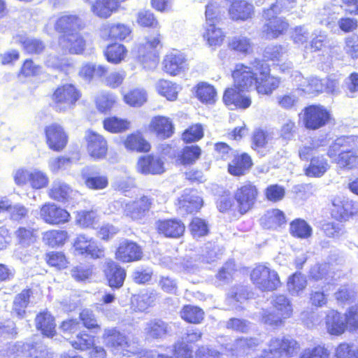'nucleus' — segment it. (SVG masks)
Masks as SVG:
<instances>
[{"mask_svg":"<svg viewBox=\"0 0 358 358\" xmlns=\"http://www.w3.org/2000/svg\"><path fill=\"white\" fill-rule=\"evenodd\" d=\"M119 7L117 0H96L91 7L92 13L99 17L108 18Z\"/></svg>","mask_w":358,"mask_h":358,"instance_id":"obj_30","label":"nucleus"},{"mask_svg":"<svg viewBox=\"0 0 358 358\" xmlns=\"http://www.w3.org/2000/svg\"><path fill=\"white\" fill-rule=\"evenodd\" d=\"M289 231L294 237L306 239L312 236L313 229L304 220L299 218L290 223Z\"/></svg>","mask_w":358,"mask_h":358,"instance_id":"obj_42","label":"nucleus"},{"mask_svg":"<svg viewBox=\"0 0 358 358\" xmlns=\"http://www.w3.org/2000/svg\"><path fill=\"white\" fill-rule=\"evenodd\" d=\"M104 129L110 133H121L130 128V122L126 119L110 117L103 120Z\"/></svg>","mask_w":358,"mask_h":358,"instance_id":"obj_47","label":"nucleus"},{"mask_svg":"<svg viewBox=\"0 0 358 358\" xmlns=\"http://www.w3.org/2000/svg\"><path fill=\"white\" fill-rule=\"evenodd\" d=\"M14 234L17 243L23 247L31 245L37 239V230L30 227H20Z\"/></svg>","mask_w":358,"mask_h":358,"instance_id":"obj_41","label":"nucleus"},{"mask_svg":"<svg viewBox=\"0 0 358 358\" xmlns=\"http://www.w3.org/2000/svg\"><path fill=\"white\" fill-rule=\"evenodd\" d=\"M105 274L110 287L120 288L123 285L126 278V271L112 259L106 262Z\"/></svg>","mask_w":358,"mask_h":358,"instance_id":"obj_23","label":"nucleus"},{"mask_svg":"<svg viewBox=\"0 0 358 358\" xmlns=\"http://www.w3.org/2000/svg\"><path fill=\"white\" fill-rule=\"evenodd\" d=\"M250 157L247 154H243L236 157L231 164H229V172L234 176H239L243 175L252 166Z\"/></svg>","mask_w":358,"mask_h":358,"instance_id":"obj_39","label":"nucleus"},{"mask_svg":"<svg viewBox=\"0 0 358 358\" xmlns=\"http://www.w3.org/2000/svg\"><path fill=\"white\" fill-rule=\"evenodd\" d=\"M288 23L282 18H275L268 22L263 27V33L269 39L278 38L283 34L288 29Z\"/></svg>","mask_w":358,"mask_h":358,"instance_id":"obj_34","label":"nucleus"},{"mask_svg":"<svg viewBox=\"0 0 358 358\" xmlns=\"http://www.w3.org/2000/svg\"><path fill=\"white\" fill-rule=\"evenodd\" d=\"M156 300V294L153 292H146L135 295L131 299V303L135 310L144 311L152 306Z\"/></svg>","mask_w":358,"mask_h":358,"instance_id":"obj_43","label":"nucleus"},{"mask_svg":"<svg viewBox=\"0 0 358 358\" xmlns=\"http://www.w3.org/2000/svg\"><path fill=\"white\" fill-rule=\"evenodd\" d=\"M73 248L74 253L78 255L100 259L104 257V248L98 245L97 242L85 234H79L73 240Z\"/></svg>","mask_w":358,"mask_h":358,"instance_id":"obj_9","label":"nucleus"},{"mask_svg":"<svg viewBox=\"0 0 358 358\" xmlns=\"http://www.w3.org/2000/svg\"><path fill=\"white\" fill-rule=\"evenodd\" d=\"M36 326L47 337H52L55 335L56 326L55 320L47 311L41 312L36 315Z\"/></svg>","mask_w":358,"mask_h":358,"instance_id":"obj_33","label":"nucleus"},{"mask_svg":"<svg viewBox=\"0 0 358 358\" xmlns=\"http://www.w3.org/2000/svg\"><path fill=\"white\" fill-rule=\"evenodd\" d=\"M250 278L253 284L262 291H273L280 285L278 273L263 264L257 266L252 271Z\"/></svg>","mask_w":358,"mask_h":358,"instance_id":"obj_5","label":"nucleus"},{"mask_svg":"<svg viewBox=\"0 0 358 358\" xmlns=\"http://www.w3.org/2000/svg\"><path fill=\"white\" fill-rule=\"evenodd\" d=\"M262 341L257 338H240L235 340L232 343L226 345V350L232 356L243 357L248 355L260 345Z\"/></svg>","mask_w":358,"mask_h":358,"instance_id":"obj_17","label":"nucleus"},{"mask_svg":"<svg viewBox=\"0 0 358 358\" xmlns=\"http://www.w3.org/2000/svg\"><path fill=\"white\" fill-rule=\"evenodd\" d=\"M332 206L331 213L333 217L341 221L348 220L358 211L353 202L345 197H334L332 199Z\"/></svg>","mask_w":358,"mask_h":358,"instance_id":"obj_16","label":"nucleus"},{"mask_svg":"<svg viewBox=\"0 0 358 358\" xmlns=\"http://www.w3.org/2000/svg\"><path fill=\"white\" fill-rule=\"evenodd\" d=\"M191 234L194 238H199L208 233L207 222L199 217H194L189 224Z\"/></svg>","mask_w":358,"mask_h":358,"instance_id":"obj_59","label":"nucleus"},{"mask_svg":"<svg viewBox=\"0 0 358 358\" xmlns=\"http://www.w3.org/2000/svg\"><path fill=\"white\" fill-rule=\"evenodd\" d=\"M237 85L245 88L256 90L260 94H271L280 83V80L270 74V68L267 64L259 59H255L248 66L237 64L232 72Z\"/></svg>","mask_w":358,"mask_h":358,"instance_id":"obj_1","label":"nucleus"},{"mask_svg":"<svg viewBox=\"0 0 358 358\" xmlns=\"http://www.w3.org/2000/svg\"><path fill=\"white\" fill-rule=\"evenodd\" d=\"M83 178L84 180L85 185L86 187L91 189L100 190L105 189L108 185V178L105 176H86L83 175Z\"/></svg>","mask_w":358,"mask_h":358,"instance_id":"obj_58","label":"nucleus"},{"mask_svg":"<svg viewBox=\"0 0 358 358\" xmlns=\"http://www.w3.org/2000/svg\"><path fill=\"white\" fill-rule=\"evenodd\" d=\"M228 46L231 50L239 53L248 54L251 50L252 43L248 38L240 35L230 38Z\"/></svg>","mask_w":358,"mask_h":358,"instance_id":"obj_52","label":"nucleus"},{"mask_svg":"<svg viewBox=\"0 0 358 358\" xmlns=\"http://www.w3.org/2000/svg\"><path fill=\"white\" fill-rule=\"evenodd\" d=\"M137 170L143 174H161L164 172V162L158 157L146 155L137 163Z\"/></svg>","mask_w":358,"mask_h":358,"instance_id":"obj_22","label":"nucleus"},{"mask_svg":"<svg viewBox=\"0 0 358 358\" xmlns=\"http://www.w3.org/2000/svg\"><path fill=\"white\" fill-rule=\"evenodd\" d=\"M80 97L81 92L75 85L64 84L55 90L52 99L55 110L64 112L73 108Z\"/></svg>","mask_w":358,"mask_h":358,"instance_id":"obj_4","label":"nucleus"},{"mask_svg":"<svg viewBox=\"0 0 358 358\" xmlns=\"http://www.w3.org/2000/svg\"><path fill=\"white\" fill-rule=\"evenodd\" d=\"M196 94L201 102L206 103H214L217 96L214 87L206 83L198 84Z\"/></svg>","mask_w":358,"mask_h":358,"instance_id":"obj_49","label":"nucleus"},{"mask_svg":"<svg viewBox=\"0 0 358 358\" xmlns=\"http://www.w3.org/2000/svg\"><path fill=\"white\" fill-rule=\"evenodd\" d=\"M294 80L299 86V90L308 94L322 92L324 90L323 80L317 78H306L298 71L294 73Z\"/></svg>","mask_w":358,"mask_h":358,"instance_id":"obj_25","label":"nucleus"},{"mask_svg":"<svg viewBox=\"0 0 358 358\" xmlns=\"http://www.w3.org/2000/svg\"><path fill=\"white\" fill-rule=\"evenodd\" d=\"M89 155L95 159H103L108 152V143L105 138L93 131H87L85 136Z\"/></svg>","mask_w":358,"mask_h":358,"instance_id":"obj_11","label":"nucleus"},{"mask_svg":"<svg viewBox=\"0 0 358 358\" xmlns=\"http://www.w3.org/2000/svg\"><path fill=\"white\" fill-rule=\"evenodd\" d=\"M329 351L324 346L318 345L304 349L299 358H329Z\"/></svg>","mask_w":358,"mask_h":358,"instance_id":"obj_61","label":"nucleus"},{"mask_svg":"<svg viewBox=\"0 0 358 358\" xmlns=\"http://www.w3.org/2000/svg\"><path fill=\"white\" fill-rule=\"evenodd\" d=\"M102 339L105 345L115 355L130 357L136 352L135 347L129 343L127 337L115 327L105 329Z\"/></svg>","mask_w":358,"mask_h":358,"instance_id":"obj_3","label":"nucleus"},{"mask_svg":"<svg viewBox=\"0 0 358 358\" xmlns=\"http://www.w3.org/2000/svg\"><path fill=\"white\" fill-rule=\"evenodd\" d=\"M152 199L147 196L127 202L124 204V215L134 220L142 219L151 208Z\"/></svg>","mask_w":358,"mask_h":358,"instance_id":"obj_15","label":"nucleus"},{"mask_svg":"<svg viewBox=\"0 0 358 358\" xmlns=\"http://www.w3.org/2000/svg\"><path fill=\"white\" fill-rule=\"evenodd\" d=\"M272 136L270 134L262 130H257L252 137V148L255 150L266 148L271 143Z\"/></svg>","mask_w":358,"mask_h":358,"instance_id":"obj_63","label":"nucleus"},{"mask_svg":"<svg viewBox=\"0 0 358 358\" xmlns=\"http://www.w3.org/2000/svg\"><path fill=\"white\" fill-rule=\"evenodd\" d=\"M203 311L192 306H185L180 312L181 317L190 323H199L203 319Z\"/></svg>","mask_w":358,"mask_h":358,"instance_id":"obj_55","label":"nucleus"},{"mask_svg":"<svg viewBox=\"0 0 358 358\" xmlns=\"http://www.w3.org/2000/svg\"><path fill=\"white\" fill-rule=\"evenodd\" d=\"M334 358H358V348L354 344L342 343L335 349Z\"/></svg>","mask_w":358,"mask_h":358,"instance_id":"obj_57","label":"nucleus"},{"mask_svg":"<svg viewBox=\"0 0 358 358\" xmlns=\"http://www.w3.org/2000/svg\"><path fill=\"white\" fill-rule=\"evenodd\" d=\"M45 132L47 144L51 150L59 152L66 147L68 136L60 124H51L45 127Z\"/></svg>","mask_w":358,"mask_h":358,"instance_id":"obj_14","label":"nucleus"},{"mask_svg":"<svg viewBox=\"0 0 358 358\" xmlns=\"http://www.w3.org/2000/svg\"><path fill=\"white\" fill-rule=\"evenodd\" d=\"M159 44V38H154L148 41L145 45L139 48V54L142 56V62L144 67L152 68L157 64V55L155 49Z\"/></svg>","mask_w":358,"mask_h":358,"instance_id":"obj_29","label":"nucleus"},{"mask_svg":"<svg viewBox=\"0 0 358 358\" xmlns=\"http://www.w3.org/2000/svg\"><path fill=\"white\" fill-rule=\"evenodd\" d=\"M127 54L126 48L121 44L115 43L108 45L104 52V55L108 62L119 64L124 59Z\"/></svg>","mask_w":358,"mask_h":358,"instance_id":"obj_45","label":"nucleus"},{"mask_svg":"<svg viewBox=\"0 0 358 358\" xmlns=\"http://www.w3.org/2000/svg\"><path fill=\"white\" fill-rule=\"evenodd\" d=\"M228 14L234 21H246L252 18L254 6L245 0H236L230 5Z\"/></svg>","mask_w":358,"mask_h":358,"instance_id":"obj_20","label":"nucleus"},{"mask_svg":"<svg viewBox=\"0 0 358 358\" xmlns=\"http://www.w3.org/2000/svg\"><path fill=\"white\" fill-rule=\"evenodd\" d=\"M126 76L127 73L124 70L113 71L103 76L102 82L105 85L115 89L122 84Z\"/></svg>","mask_w":358,"mask_h":358,"instance_id":"obj_56","label":"nucleus"},{"mask_svg":"<svg viewBox=\"0 0 358 358\" xmlns=\"http://www.w3.org/2000/svg\"><path fill=\"white\" fill-rule=\"evenodd\" d=\"M202 204V199L198 196L196 191L192 189L185 190L178 201L179 209L181 213H192L200 209Z\"/></svg>","mask_w":358,"mask_h":358,"instance_id":"obj_24","label":"nucleus"},{"mask_svg":"<svg viewBox=\"0 0 358 358\" xmlns=\"http://www.w3.org/2000/svg\"><path fill=\"white\" fill-rule=\"evenodd\" d=\"M258 189L250 182H247L237 188L234 192L237 210L242 215L250 210L256 203Z\"/></svg>","mask_w":358,"mask_h":358,"instance_id":"obj_6","label":"nucleus"},{"mask_svg":"<svg viewBox=\"0 0 358 358\" xmlns=\"http://www.w3.org/2000/svg\"><path fill=\"white\" fill-rule=\"evenodd\" d=\"M115 257L122 263L134 262L142 259L143 250L135 242L124 240L117 248Z\"/></svg>","mask_w":358,"mask_h":358,"instance_id":"obj_12","label":"nucleus"},{"mask_svg":"<svg viewBox=\"0 0 358 358\" xmlns=\"http://www.w3.org/2000/svg\"><path fill=\"white\" fill-rule=\"evenodd\" d=\"M150 128L162 138H169L173 134L171 120L164 116L154 117L150 121Z\"/></svg>","mask_w":358,"mask_h":358,"instance_id":"obj_28","label":"nucleus"},{"mask_svg":"<svg viewBox=\"0 0 358 358\" xmlns=\"http://www.w3.org/2000/svg\"><path fill=\"white\" fill-rule=\"evenodd\" d=\"M157 91L159 94L166 98L169 101H174L177 99L178 90L176 84L166 80H160L156 85Z\"/></svg>","mask_w":358,"mask_h":358,"instance_id":"obj_51","label":"nucleus"},{"mask_svg":"<svg viewBox=\"0 0 358 358\" xmlns=\"http://www.w3.org/2000/svg\"><path fill=\"white\" fill-rule=\"evenodd\" d=\"M330 119V113L322 106L312 105L304 110L303 123L309 129H318L324 127Z\"/></svg>","mask_w":358,"mask_h":358,"instance_id":"obj_10","label":"nucleus"},{"mask_svg":"<svg viewBox=\"0 0 358 358\" xmlns=\"http://www.w3.org/2000/svg\"><path fill=\"white\" fill-rule=\"evenodd\" d=\"M81 27V20L76 15H65L60 17L55 24L57 30L65 34L76 32Z\"/></svg>","mask_w":358,"mask_h":358,"instance_id":"obj_32","label":"nucleus"},{"mask_svg":"<svg viewBox=\"0 0 358 358\" xmlns=\"http://www.w3.org/2000/svg\"><path fill=\"white\" fill-rule=\"evenodd\" d=\"M234 78V86L225 90L223 95V101L226 106L233 108L246 109L251 106V97L245 92L251 88H245L237 85Z\"/></svg>","mask_w":358,"mask_h":358,"instance_id":"obj_8","label":"nucleus"},{"mask_svg":"<svg viewBox=\"0 0 358 358\" xmlns=\"http://www.w3.org/2000/svg\"><path fill=\"white\" fill-rule=\"evenodd\" d=\"M102 36L111 39L123 40L131 33L129 27L123 24H106L102 28Z\"/></svg>","mask_w":358,"mask_h":358,"instance_id":"obj_38","label":"nucleus"},{"mask_svg":"<svg viewBox=\"0 0 358 358\" xmlns=\"http://www.w3.org/2000/svg\"><path fill=\"white\" fill-rule=\"evenodd\" d=\"M274 311L287 319L292 315V307L289 300L284 295H277L272 300Z\"/></svg>","mask_w":358,"mask_h":358,"instance_id":"obj_46","label":"nucleus"},{"mask_svg":"<svg viewBox=\"0 0 358 358\" xmlns=\"http://www.w3.org/2000/svg\"><path fill=\"white\" fill-rule=\"evenodd\" d=\"M306 285V278L300 273H295L289 278L287 281V289L292 295H299Z\"/></svg>","mask_w":358,"mask_h":358,"instance_id":"obj_53","label":"nucleus"},{"mask_svg":"<svg viewBox=\"0 0 358 358\" xmlns=\"http://www.w3.org/2000/svg\"><path fill=\"white\" fill-rule=\"evenodd\" d=\"M345 317L335 310H329L325 317V325L327 332L333 336L343 334L347 327Z\"/></svg>","mask_w":358,"mask_h":358,"instance_id":"obj_21","label":"nucleus"},{"mask_svg":"<svg viewBox=\"0 0 358 358\" xmlns=\"http://www.w3.org/2000/svg\"><path fill=\"white\" fill-rule=\"evenodd\" d=\"M69 238L66 231L50 230L43 234V241L51 247L63 245Z\"/></svg>","mask_w":358,"mask_h":358,"instance_id":"obj_48","label":"nucleus"},{"mask_svg":"<svg viewBox=\"0 0 358 358\" xmlns=\"http://www.w3.org/2000/svg\"><path fill=\"white\" fill-rule=\"evenodd\" d=\"M287 49L282 45L268 46L264 50V56L266 59L273 62H280L285 56Z\"/></svg>","mask_w":358,"mask_h":358,"instance_id":"obj_62","label":"nucleus"},{"mask_svg":"<svg viewBox=\"0 0 358 358\" xmlns=\"http://www.w3.org/2000/svg\"><path fill=\"white\" fill-rule=\"evenodd\" d=\"M157 228L159 234L172 238L182 235L185 229L183 223L177 220L159 221L157 223Z\"/></svg>","mask_w":358,"mask_h":358,"instance_id":"obj_27","label":"nucleus"},{"mask_svg":"<svg viewBox=\"0 0 358 358\" xmlns=\"http://www.w3.org/2000/svg\"><path fill=\"white\" fill-rule=\"evenodd\" d=\"M31 293L30 289H25L15 298L13 310L20 318H22L25 313V308L29 303Z\"/></svg>","mask_w":358,"mask_h":358,"instance_id":"obj_54","label":"nucleus"},{"mask_svg":"<svg viewBox=\"0 0 358 358\" xmlns=\"http://www.w3.org/2000/svg\"><path fill=\"white\" fill-rule=\"evenodd\" d=\"M22 348L27 351L26 355L33 358H52V355L50 353L46 347L42 345L31 346L29 344L23 345Z\"/></svg>","mask_w":358,"mask_h":358,"instance_id":"obj_64","label":"nucleus"},{"mask_svg":"<svg viewBox=\"0 0 358 358\" xmlns=\"http://www.w3.org/2000/svg\"><path fill=\"white\" fill-rule=\"evenodd\" d=\"M203 36L208 45L212 48L220 46L225 38L222 29L216 27L215 24H206Z\"/></svg>","mask_w":358,"mask_h":358,"instance_id":"obj_35","label":"nucleus"},{"mask_svg":"<svg viewBox=\"0 0 358 358\" xmlns=\"http://www.w3.org/2000/svg\"><path fill=\"white\" fill-rule=\"evenodd\" d=\"M71 192L72 189L69 185L60 180H55L48 191V195L55 201L65 202L70 198Z\"/></svg>","mask_w":358,"mask_h":358,"instance_id":"obj_36","label":"nucleus"},{"mask_svg":"<svg viewBox=\"0 0 358 358\" xmlns=\"http://www.w3.org/2000/svg\"><path fill=\"white\" fill-rule=\"evenodd\" d=\"M358 136L338 138L330 145L327 155L341 168L352 169L358 166Z\"/></svg>","mask_w":358,"mask_h":358,"instance_id":"obj_2","label":"nucleus"},{"mask_svg":"<svg viewBox=\"0 0 358 358\" xmlns=\"http://www.w3.org/2000/svg\"><path fill=\"white\" fill-rule=\"evenodd\" d=\"M168 332V324L164 321L154 319L145 323L143 333L146 340H157L164 338Z\"/></svg>","mask_w":358,"mask_h":358,"instance_id":"obj_26","label":"nucleus"},{"mask_svg":"<svg viewBox=\"0 0 358 358\" xmlns=\"http://www.w3.org/2000/svg\"><path fill=\"white\" fill-rule=\"evenodd\" d=\"M59 45L65 53L80 54L85 50V41L78 32H72L61 36Z\"/></svg>","mask_w":358,"mask_h":358,"instance_id":"obj_19","label":"nucleus"},{"mask_svg":"<svg viewBox=\"0 0 358 358\" xmlns=\"http://www.w3.org/2000/svg\"><path fill=\"white\" fill-rule=\"evenodd\" d=\"M201 153V150L197 145L186 146L180 152L178 160L183 165L192 164L199 158Z\"/></svg>","mask_w":358,"mask_h":358,"instance_id":"obj_50","label":"nucleus"},{"mask_svg":"<svg viewBox=\"0 0 358 358\" xmlns=\"http://www.w3.org/2000/svg\"><path fill=\"white\" fill-rule=\"evenodd\" d=\"M40 217L45 222L54 225L68 222L71 216L65 209L55 203H47L41 208Z\"/></svg>","mask_w":358,"mask_h":358,"instance_id":"obj_13","label":"nucleus"},{"mask_svg":"<svg viewBox=\"0 0 358 358\" xmlns=\"http://www.w3.org/2000/svg\"><path fill=\"white\" fill-rule=\"evenodd\" d=\"M108 71L106 66L92 63L85 64L79 71V76L85 80L91 81L94 76L101 78Z\"/></svg>","mask_w":358,"mask_h":358,"instance_id":"obj_44","label":"nucleus"},{"mask_svg":"<svg viewBox=\"0 0 358 358\" xmlns=\"http://www.w3.org/2000/svg\"><path fill=\"white\" fill-rule=\"evenodd\" d=\"M15 182L18 185L29 184L34 189H41L48 186L49 178L48 175L37 169H18L14 176Z\"/></svg>","mask_w":358,"mask_h":358,"instance_id":"obj_7","label":"nucleus"},{"mask_svg":"<svg viewBox=\"0 0 358 358\" xmlns=\"http://www.w3.org/2000/svg\"><path fill=\"white\" fill-rule=\"evenodd\" d=\"M123 143L125 148L129 150L148 152L150 149V144L140 133H134L128 135Z\"/></svg>","mask_w":358,"mask_h":358,"instance_id":"obj_37","label":"nucleus"},{"mask_svg":"<svg viewBox=\"0 0 358 358\" xmlns=\"http://www.w3.org/2000/svg\"><path fill=\"white\" fill-rule=\"evenodd\" d=\"M162 66L166 73L171 76H176L185 70L186 59L183 54L179 51L173 50L165 55Z\"/></svg>","mask_w":358,"mask_h":358,"instance_id":"obj_18","label":"nucleus"},{"mask_svg":"<svg viewBox=\"0 0 358 358\" xmlns=\"http://www.w3.org/2000/svg\"><path fill=\"white\" fill-rule=\"evenodd\" d=\"M330 166L323 155L313 156L309 166L305 169V173L309 177L320 178L329 169Z\"/></svg>","mask_w":358,"mask_h":358,"instance_id":"obj_31","label":"nucleus"},{"mask_svg":"<svg viewBox=\"0 0 358 358\" xmlns=\"http://www.w3.org/2000/svg\"><path fill=\"white\" fill-rule=\"evenodd\" d=\"M124 99L131 106H141L147 101V94L143 90L136 89L125 94Z\"/></svg>","mask_w":358,"mask_h":358,"instance_id":"obj_60","label":"nucleus"},{"mask_svg":"<svg viewBox=\"0 0 358 358\" xmlns=\"http://www.w3.org/2000/svg\"><path fill=\"white\" fill-rule=\"evenodd\" d=\"M14 39L22 45L24 51L28 54H40L45 49L44 43L38 38L18 35Z\"/></svg>","mask_w":358,"mask_h":358,"instance_id":"obj_40","label":"nucleus"}]
</instances>
